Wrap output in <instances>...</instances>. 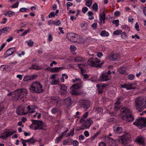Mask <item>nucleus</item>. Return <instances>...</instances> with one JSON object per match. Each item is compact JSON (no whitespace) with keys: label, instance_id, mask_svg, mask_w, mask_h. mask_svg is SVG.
Wrapping results in <instances>:
<instances>
[{"label":"nucleus","instance_id":"obj_1","mask_svg":"<svg viewBox=\"0 0 146 146\" xmlns=\"http://www.w3.org/2000/svg\"><path fill=\"white\" fill-rule=\"evenodd\" d=\"M100 59L98 58L92 57L88 59V64L92 67H101L102 65L104 63V62L102 61L100 63Z\"/></svg>","mask_w":146,"mask_h":146},{"label":"nucleus","instance_id":"obj_2","mask_svg":"<svg viewBox=\"0 0 146 146\" xmlns=\"http://www.w3.org/2000/svg\"><path fill=\"white\" fill-rule=\"evenodd\" d=\"M42 85L39 82H33L29 88L31 90L33 91H43Z\"/></svg>","mask_w":146,"mask_h":146},{"label":"nucleus","instance_id":"obj_3","mask_svg":"<svg viewBox=\"0 0 146 146\" xmlns=\"http://www.w3.org/2000/svg\"><path fill=\"white\" fill-rule=\"evenodd\" d=\"M32 122V125L30 126V128H32V126L33 124H35L36 125L35 126V129L36 130L38 129L43 130L44 127H46V125L42 121L35 120L32 119L31 120Z\"/></svg>","mask_w":146,"mask_h":146},{"label":"nucleus","instance_id":"obj_4","mask_svg":"<svg viewBox=\"0 0 146 146\" xmlns=\"http://www.w3.org/2000/svg\"><path fill=\"white\" fill-rule=\"evenodd\" d=\"M133 125H136L141 129L146 127V118H139L136 119L133 123Z\"/></svg>","mask_w":146,"mask_h":146},{"label":"nucleus","instance_id":"obj_5","mask_svg":"<svg viewBox=\"0 0 146 146\" xmlns=\"http://www.w3.org/2000/svg\"><path fill=\"white\" fill-rule=\"evenodd\" d=\"M136 105L139 108H146V99L138 98L135 100Z\"/></svg>","mask_w":146,"mask_h":146},{"label":"nucleus","instance_id":"obj_6","mask_svg":"<svg viewBox=\"0 0 146 146\" xmlns=\"http://www.w3.org/2000/svg\"><path fill=\"white\" fill-rule=\"evenodd\" d=\"M120 140L122 143L124 144L127 143V142L131 141L130 135L129 133H126L120 137Z\"/></svg>","mask_w":146,"mask_h":146},{"label":"nucleus","instance_id":"obj_7","mask_svg":"<svg viewBox=\"0 0 146 146\" xmlns=\"http://www.w3.org/2000/svg\"><path fill=\"white\" fill-rule=\"evenodd\" d=\"M77 36V35L73 33H69L67 35L68 40L74 42H77L78 40Z\"/></svg>","mask_w":146,"mask_h":146},{"label":"nucleus","instance_id":"obj_8","mask_svg":"<svg viewBox=\"0 0 146 146\" xmlns=\"http://www.w3.org/2000/svg\"><path fill=\"white\" fill-rule=\"evenodd\" d=\"M50 102H52L53 104L57 106H61V102L60 99L55 97H52Z\"/></svg>","mask_w":146,"mask_h":146},{"label":"nucleus","instance_id":"obj_9","mask_svg":"<svg viewBox=\"0 0 146 146\" xmlns=\"http://www.w3.org/2000/svg\"><path fill=\"white\" fill-rule=\"evenodd\" d=\"M82 83L81 82L76 84H74L70 87V91H76L78 90L81 89L82 87Z\"/></svg>","mask_w":146,"mask_h":146},{"label":"nucleus","instance_id":"obj_10","mask_svg":"<svg viewBox=\"0 0 146 146\" xmlns=\"http://www.w3.org/2000/svg\"><path fill=\"white\" fill-rule=\"evenodd\" d=\"M131 112L128 109L125 107L122 108L120 110V115L122 118L123 117L126 116V115H130Z\"/></svg>","mask_w":146,"mask_h":146},{"label":"nucleus","instance_id":"obj_11","mask_svg":"<svg viewBox=\"0 0 146 146\" xmlns=\"http://www.w3.org/2000/svg\"><path fill=\"white\" fill-rule=\"evenodd\" d=\"M90 102L87 100H82L80 102V105L85 111L90 107Z\"/></svg>","mask_w":146,"mask_h":146},{"label":"nucleus","instance_id":"obj_12","mask_svg":"<svg viewBox=\"0 0 146 146\" xmlns=\"http://www.w3.org/2000/svg\"><path fill=\"white\" fill-rule=\"evenodd\" d=\"M16 131H5L1 134V135H0V138L3 139H6L9 136L16 133Z\"/></svg>","mask_w":146,"mask_h":146},{"label":"nucleus","instance_id":"obj_13","mask_svg":"<svg viewBox=\"0 0 146 146\" xmlns=\"http://www.w3.org/2000/svg\"><path fill=\"white\" fill-rule=\"evenodd\" d=\"M23 92H11L7 94V95L9 96H12L13 97H14L17 99L22 98L23 96H22L21 94Z\"/></svg>","mask_w":146,"mask_h":146},{"label":"nucleus","instance_id":"obj_14","mask_svg":"<svg viewBox=\"0 0 146 146\" xmlns=\"http://www.w3.org/2000/svg\"><path fill=\"white\" fill-rule=\"evenodd\" d=\"M110 77L106 73H103L100 76L99 80L102 82L106 81L109 80Z\"/></svg>","mask_w":146,"mask_h":146},{"label":"nucleus","instance_id":"obj_15","mask_svg":"<svg viewBox=\"0 0 146 146\" xmlns=\"http://www.w3.org/2000/svg\"><path fill=\"white\" fill-rule=\"evenodd\" d=\"M15 47L11 48L7 50L5 54V58H6L9 56L12 55L15 52Z\"/></svg>","mask_w":146,"mask_h":146},{"label":"nucleus","instance_id":"obj_16","mask_svg":"<svg viewBox=\"0 0 146 146\" xmlns=\"http://www.w3.org/2000/svg\"><path fill=\"white\" fill-rule=\"evenodd\" d=\"M37 77V76L35 74L27 75L25 76L23 80L25 81L32 80L36 78Z\"/></svg>","mask_w":146,"mask_h":146},{"label":"nucleus","instance_id":"obj_17","mask_svg":"<svg viewBox=\"0 0 146 146\" xmlns=\"http://www.w3.org/2000/svg\"><path fill=\"white\" fill-rule=\"evenodd\" d=\"M122 119L126 121L131 122L134 120V117L131 114V112L130 115H126V116L122 117Z\"/></svg>","mask_w":146,"mask_h":146},{"label":"nucleus","instance_id":"obj_18","mask_svg":"<svg viewBox=\"0 0 146 146\" xmlns=\"http://www.w3.org/2000/svg\"><path fill=\"white\" fill-rule=\"evenodd\" d=\"M16 111L17 114L20 115H25L28 113V112H24L23 107H19L17 108Z\"/></svg>","mask_w":146,"mask_h":146},{"label":"nucleus","instance_id":"obj_19","mask_svg":"<svg viewBox=\"0 0 146 146\" xmlns=\"http://www.w3.org/2000/svg\"><path fill=\"white\" fill-rule=\"evenodd\" d=\"M108 58L110 60L115 61L119 58V55L116 54H111L108 56Z\"/></svg>","mask_w":146,"mask_h":146},{"label":"nucleus","instance_id":"obj_20","mask_svg":"<svg viewBox=\"0 0 146 146\" xmlns=\"http://www.w3.org/2000/svg\"><path fill=\"white\" fill-rule=\"evenodd\" d=\"M135 84V83L132 84H125L123 85H121V87L123 88H125L127 90H129L131 89H134L135 88V87L133 86V85Z\"/></svg>","mask_w":146,"mask_h":146},{"label":"nucleus","instance_id":"obj_21","mask_svg":"<svg viewBox=\"0 0 146 146\" xmlns=\"http://www.w3.org/2000/svg\"><path fill=\"white\" fill-rule=\"evenodd\" d=\"M121 98V97L119 98L117 100L116 102L114 104V111L119 110L120 109L119 105L120 104L119 100Z\"/></svg>","mask_w":146,"mask_h":146},{"label":"nucleus","instance_id":"obj_22","mask_svg":"<svg viewBox=\"0 0 146 146\" xmlns=\"http://www.w3.org/2000/svg\"><path fill=\"white\" fill-rule=\"evenodd\" d=\"M84 125L87 128H89L91 125L93 123L92 121L90 119H88L86 120H84Z\"/></svg>","mask_w":146,"mask_h":146},{"label":"nucleus","instance_id":"obj_23","mask_svg":"<svg viewBox=\"0 0 146 146\" xmlns=\"http://www.w3.org/2000/svg\"><path fill=\"white\" fill-rule=\"evenodd\" d=\"M64 104L67 107L71 105V100L70 97H68L64 100Z\"/></svg>","mask_w":146,"mask_h":146},{"label":"nucleus","instance_id":"obj_24","mask_svg":"<svg viewBox=\"0 0 146 146\" xmlns=\"http://www.w3.org/2000/svg\"><path fill=\"white\" fill-rule=\"evenodd\" d=\"M107 138L108 139V142L109 145L110 146H115L116 144L114 140L110 137H107Z\"/></svg>","mask_w":146,"mask_h":146},{"label":"nucleus","instance_id":"obj_25","mask_svg":"<svg viewBox=\"0 0 146 146\" xmlns=\"http://www.w3.org/2000/svg\"><path fill=\"white\" fill-rule=\"evenodd\" d=\"M64 68L63 67H56L50 69V71L52 72H57L60 70H63Z\"/></svg>","mask_w":146,"mask_h":146},{"label":"nucleus","instance_id":"obj_26","mask_svg":"<svg viewBox=\"0 0 146 146\" xmlns=\"http://www.w3.org/2000/svg\"><path fill=\"white\" fill-rule=\"evenodd\" d=\"M113 128L114 132L117 133H120L122 131V129L121 127H114Z\"/></svg>","mask_w":146,"mask_h":146},{"label":"nucleus","instance_id":"obj_27","mask_svg":"<svg viewBox=\"0 0 146 146\" xmlns=\"http://www.w3.org/2000/svg\"><path fill=\"white\" fill-rule=\"evenodd\" d=\"M136 141L139 143L141 145L144 144V141L143 137H138L136 139Z\"/></svg>","mask_w":146,"mask_h":146},{"label":"nucleus","instance_id":"obj_28","mask_svg":"<svg viewBox=\"0 0 146 146\" xmlns=\"http://www.w3.org/2000/svg\"><path fill=\"white\" fill-rule=\"evenodd\" d=\"M72 95L77 96L81 95L82 96H84V94H83V92H71Z\"/></svg>","mask_w":146,"mask_h":146},{"label":"nucleus","instance_id":"obj_29","mask_svg":"<svg viewBox=\"0 0 146 146\" xmlns=\"http://www.w3.org/2000/svg\"><path fill=\"white\" fill-rule=\"evenodd\" d=\"M30 69H32L37 70H39L40 69V68L39 66L36 64H32V66L29 68Z\"/></svg>","mask_w":146,"mask_h":146},{"label":"nucleus","instance_id":"obj_30","mask_svg":"<svg viewBox=\"0 0 146 146\" xmlns=\"http://www.w3.org/2000/svg\"><path fill=\"white\" fill-rule=\"evenodd\" d=\"M88 113L87 112H86L83 115L80 121L81 123H83L84 121V119L87 117L88 116Z\"/></svg>","mask_w":146,"mask_h":146},{"label":"nucleus","instance_id":"obj_31","mask_svg":"<svg viewBox=\"0 0 146 146\" xmlns=\"http://www.w3.org/2000/svg\"><path fill=\"white\" fill-rule=\"evenodd\" d=\"M105 14L104 11H103L102 13V15H101V14L100 15V24H102V21L104 19H105Z\"/></svg>","mask_w":146,"mask_h":146},{"label":"nucleus","instance_id":"obj_32","mask_svg":"<svg viewBox=\"0 0 146 146\" xmlns=\"http://www.w3.org/2000/svg\"><path fill=\"white\" fill-rule=\"evenodd\" d=\"M74 60L76 62H82L84 60L83 58L81 56L76 57L74 58Z\"/></svg>","mask_w":146,"mask_h":146},{"label":"nucleus","instance_id":"obj_33","mask_svg":"<svg viewBox=\"0 0 146 146\" xmlns=\"http://www.w3.org/2000/svg\"><path fill=\"white\" fill-rule=\"evenodd\" d=\"M26 140L27 142H28L30 144H34L36 142L35 140L33 139V137L29 139Z\"/></svg>","mask_w":146,"mask_h":146},{"label":"nucleus","instance_id":"obj_34","mask_svg":"<svg viewBox=\"0 0 146 146\" xmlns=\"http://www.w3.org/2000/svg\"><path fill=\"white\" fill-rule=\"evenodd\" d=\"M100 35L102 36H108L109 35V33L107 32H106L105 30H104L101 31Z\"/></svg>","mask_w":146,"mask_h":146},{"label":"nucleus","instance_id":"obj_35","mask_svg":"<svg viewBox=\"0 0 146 146\" xmlns=\"http://www.w3.org/2000/svg\"><path fill=\"white\" fill-rule=\"evenodd\" d=\"M8 30V28L7 27H5L2 28L0 30V35H1L2 33H5Z\"/></svg>","mask_w":146,"mask_h":146},{"label":"nucleus","instance_id":"obj_36","mask_svg":"<svg viewBox=\"0 0 146 146\" xmlns=\"http://www.w3.org/2000/svg\"><path fill=\"white\" fill-rule=\"evenodd\" d=\"M108 85V84H98L96 85V87L98 88V89H99L100 88V87L105 88Z\"/></svg>","mask_w":146,"mask_h":146},{"label":"nucleus","instance_id":"obj_37","mask_svg":"<svg viewBox=\"0 0 146 146\" xmlns=\"http://www.w3.org/2000/svg\"><path fill=\"white\" fill-rule=\"evenodd\" d=\"M122 31L120 30H117L115 31L113 33V35H119L121 34Z\"/></svg>","mask_w":146,"mask_h":146},{"label":"nucleus","instance_id":"obj_38","mask_svg":"<svg viewBox=\"0 0 146 146\" xmlns=\"http://www.w3.org/2000/svg\"><path fill=\"white\" fill-rule=\"evenodd\" d=\"M92 8L95 11H98V6L96 3H95L93 4L92 6Z\"/></svg>","mask_w":146,"mask_h":146},{"label":"nucleus","instance_id":"obj_39","mask_svg":"<svg viewBox=\"0 0 146 146\" xmlns=\"http://www.w3.org/2000/svg\"><path fill=\"white\" fill-rule=\"evenodd\" d=\"M60 90L61 91H65L67 90V87L66 86L62 84L61 86Z\"/></svg>","mask_w":146,"mask_h":146},{"label":"nucleus","instance_id":"obj_40","mask_svg":"<svg viewBox=\"0 0 146 146\" xmlns=\"http://www.w3.org/2000/svg\"><path fill=\"white\" fill-rule=\"evenodd\" d=\"M59 84V82L58 80L55 79H53L52 81L51 84L52 85H57Z\"/></svg>","mask_w":146,"mask_h":146},{"label":"nucleus","instance_id":"obj_41","mask_svg":"<svg viewBox=\"0 0 146 146\" xmlns=\"http://www.w3.org/2000/svg\"><path fill=\"white\" fill-rule=\"evenodd\" d=\"M26 42L27 43L29 46H33L34 43V42L31 40L26 41Z\"/></svg>","mask_w":146,"mask_h":146},{"label":"nucleus","instance_id":"obj_42","mask_svg":"<svg viewBox=\"0 0 146 146\" xmlns=\"http://www.w3.org/2000/svg\"><path fill=\"white\" fill-rule=\"evenodd\" d=\"M8 16L9 17H11L14 15L15 13L14 12L11 11H8Z\"/></svg>","mask_w":146,"mask_h":146},{"label":"nucleus","instance_id":"obj_43","mask_svg":"<svg viewBox=\"0 0 146 146\" xmlns=\"http://www.w3.org/2000/svg\"><path fill=\"white\" fill-rule=\"evenodd\" d=\"M119 20L118 19L113 20L112 21V23L113 24H115V26L117 27L119 25Z\"/></svg>","mask_w":146,"mask_h":146},{"label":"nucleus","instance_id":"obj_44","mask_svg":"<svg viewBox=\"0 0 146 146\" xmlns=\"http://www.w3.org/2000/svg\"><path fill=\"white\" fill-rule=\"evenodd\" d=\"M92 3V0H89L88 1H87L86 4L87 6L90 7L91 6Z\"/></svg>","mask_w":146,"mask_h":146},{"label":"nucleus","instance_id":"obj_45","mask_svg":"<svg viewBox=\"0 0 146 146\" xmlns=\"http://www.w3.org/2000/svg\"><path fill=\"white\" fill-rule=\"evenodd\" d=\"M19 4L18 2H17L16 3L14 4L11 6V7L12 8H16L18 7Z\"/></svg>","mask_w":146,"mask_h":146},{"label":"nucleus","instance_id":"obj_46","mask_svg":"<svg viewBox=\"0 0 146 146\" xmlns=\"http://www.w3.org/2000/svg\"><path fill=\"white\" fill-rule=\"evenodd\" d=\"M86 64H79L78 65V67L79 69H81V70L83 69H84L83 67H84L86 65Z\"/></svg>","mask_w":146,"mask_h":146},{"label":"nucleus","instance_id":"obj_47","mask_svg":"<svg viewBox=\"0 0 146 146\" xmlns=\"http://www.w3.org/2000/svg\"><path fill=\"white\" fill-rule=\"evenodd\" d=\"M22 142V143L23 144V146H27V145L26 143L27 142L26 140H24L22 138L20 139Z\"/></svg>","mask_w":146,"mask_h":146},{"label":"nucleus","instance_id":"obj_48","mask_svg":"<svg viewBox=\"0 0 146 146\" xmlns=\"http://www.w3.org/2000/svg\"><path fill=\"white\" fill-rule=\"evenodd\" d=\"M121 34V36L122 38L123 39H125L126 38L127 36L126 35V34L125 32H123Z\"/></svg>","mask_w":146,"mask_h":146},{"label":"nucleus","instance_id":"obj_49","mask_svg":"<svg viewBox=\"0 0 146 146\" xmlns=\"http://www.w3.org/2000/svg\"><path fill=\"white\" fill-rule=\"evenodd\" d=\"M134 75L133 74H131L128 76V78L129 80H132L134 79Z\"/></svg>","mask_w":146,"mask_h":146},{"label":"nucleus","instance_id":"obj_50","mask_svg":"<svg viewBox=\"0 0 146 146\" xmlns=\"http://www.w3.org/2000/svg\"><path fill=\"white\" fill-rule=\"evenodd\" d=\"M20 11L22 12H27L28 11V9L27 8H21L20 9Z\"/></svg>","mask_w":146,"mask_h":146},{"label":"nucleus","instance_id":"obj_51","mask_svg":"<svg viewBox=\"0 0 146 146\" xmlns=\"http://www.w3.org/2000/svg\"><path fill=\"white\" fill-rule=\"evenodd\" d=\"M54 13L53 12H51L48 15V17L49 18L52 17H54L55 16Z\"/></svg>","mask_w":146,"mask_h":146},{"label":"nucleus","instance_id":"obj_52","mask_svg":"<svg viewBox=\"0 0 146 146\" xmlns=\"http://www.w3.org/2000/svg\"><path fill=\"white\" fill-rule=\"evenodd\" d=\"M88 10V9L86 7H85L82 8V12L83 13H85Z\"/></svg>","mask_w":146,"mask_h":146},{"label":"nucleus","instance_id":"obj_53","mask_svg":"<svg viewBox=\"0 0 146 146\" xmlns=\"http://www.w3.org/2000/svg\"><path fill=\"white\" fill-rule=\"evenodd\" d=\"M71 51H74L76 49V48L74 45H71L70 47Z\"/></svg>","mask_w":146,"mask_h":146},{"label":"nucleus","instance_id":"obj_54","mask_svg":"<svg viewBox=\"0 0 146 146\" xmlns=\"http://www.w3.org/2000/svg\"><path fill=\"white\" fill-rule=\"evenodd\" d=\"M26 91L27 90H26L25 88H21L17 90H15L14 91Z\"/></svg>","mask_w":146,"mask_h":146},{"label":"nucleus","instance_id":"obj_55","mask_svg":"<svg viewBox=\"0 0 146 146\" xmlns=\"http://www.w3.org/2000/svg\"><path fill=\"white\" fill-rule=\"evenodd\" d=\"M30 30L29 29H28L27 30L25 31L22 34V36H24L25 35H26L27 33H28L29 31Z\"/></svg>","mask_w":146,"mask_h":146},{"label":"nucleus","instance_id":"obj_56","mask_svg":"<svg viewBox=\"0 0 146 146\" xmlns=\"http://www.w3.org/2000/svg\"><path fill=\"white\" fill-rule=\"evenodd\" d=\"M87 129V127H86V126L84 125V124L82 125L80 127V129H78V130H80L81 129Z\"/></svg>","mask_w":146,"mask_h":146},{"label":"nucleus","instance_id":"obj_57","mask_svg":"<svg viewBox=\"0 0 146 146\" xmlns=\"http://www.w3.org/2000/svg\"><path fill=\"white\" fill-rule=\"evenodd\" d=\"M135 28L137 31H139V25L137 22L135 24Z\"/></svg>","mask_w":146,"mask_h":146},{"label":"nucleus","instance_id":"obj_58","mask_svg":"<svg viewBox=\"0 0 146 146\" xmlns=\"http://www.w3.org/2000/svg\"><path fill=\"white\" fill-rule=\"evenodd\" d=\"M97 23H95L92 25V26L94 29H96L97 28Z\"/></svg>","mask_w":146,"mask_h":146},{"label":"nucleus","instance_id":"obj_59","mask_svg":"<svg viewBox=\"0 0 146 146\" xmlns=\"http://www.w3.org/2000/svg\"><path fill=\"white\" fill-rule=\"evenodd\" d=\"M102 110L103 109L102 108L98 107L96 108V111L97 112H102Z\"/></svg>","mask_w":146,"mask_h":146},{"label":"nucleus","instance_id":"obj_60","mask_svg":"<svg viewBox=\"0 0 146 146\" xmlns=\"http://www.w3.org/2000/svg\"><path fill=\"white\" fill-rule=\"evenodd\" d=\"M73 143L74 146H78L79 144L78 142L76 140L74 141Z\"/></svg>","mask_w":146,"mask_h":146},{"label":"nucleus","instance_id":"obj_61","mask_svg":"<svg viewBox=\"0 0 146 146\" xmlns=\"http://www.w3.org/2000/svg\"><path fill=\"white\" fill-rule=\"evenodd\" d=\"M48 39L49 41H51L52 40V36L50 34H49L48 35Z\"/></svg>","mask_w":146,"mask_h":146},{"label":"nucleus","instance_id":"obj_62","mask_svg":"<svg viewBox=\"0 0 146 146\" xmlns=\"http://www.w3.org/2000/svg\"><path fill=\"white\" fill-rule=\"evenodd\" d=\"M74 129H71L70 133L68 134V136L71 135L72 136L74 135Z\"/></svg>","mask_w":146,"mask_h":146},{"label":"nucleus","instance_id":"obj_63","mask_svg":"<svg viewBox=\"0 0 146 146\" xmlns=\"http://www.w3.org/2000/svg\"><path fill=\"white\" fill-rule=\"evenodd\" d=\"M121 28H122L123 29H126V30L127 31H129L130 30V28L127 25L122 26L121 27Z\"/></svg>","mask_w":146,"mask_h":146},{"label":"nucleus","instance_id":"obj_64","mask_svg":"<svg viewBox=\"0 0 146 146\" xmlns=\"http://www.w3.org/2000/svg\"><path fill=\"white\" fill-rule=\"evenodd\" d=\"M51 111L52 113L55 114L57 111V109L56 108H53Z\"/></svg>","mask_w":146,"mask_h":146}]
</instances>
